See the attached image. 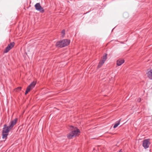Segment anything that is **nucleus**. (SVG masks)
<instances>
[{
	"label": "nucleus",
	"instance_id": "2",
	"mask_svg": "<svg viewBox=\"0 0 152 152\" xmlns=\"http://www.w3.org/2000/svg\"><path fill=\"white\" fill-rule=\"evenodd\" d=\"M70 42V41L67 39H64L57 42L56 46L58 47L62 48L67 46Z\"/></svg>",
	"mask_w": 152,
	"mask_h": 152
},
{
	"label": "nucleus",
	"instance_id": "4",
	"mask_svg": "<svg viewBox=\"0 0 152 152\" xmlns=\"http://www.w3.org/2000/svg\"><path fill=\"white\" fill-rule=\"evenodd\" d=\"M150 144V142L148 139H145L143 141L142 145L145 149L148 148Z\"/></svg>",
	"mask_w": 152,
	"mask_h": 152
},
{
	"label": "nucleus",
	"instance_id": "3",
	"mask_svg": "<svg viewBox=\"0 0 152 152\" xmlns=\"http://www.w3.org/2000/svg\"><path fill=\"white\" fill-rule=\"evenodd\" d=\"M36 83V82L35 81H33L27 87L25 93L26 95L31 90L33 89Z\"/></svg>",
	"mask_w": 152,
	"mask_h": 152
},
{
	"label": "nucleus",
	"instance_id": "17",
	"mask_svg": "<svg viewBox=\"0 0 152 152\" xmlns=\"http://www.w3.org/2000/svg\"><path fill=\"white\" fill-rule=\"evenodd\" d=\"M141 99L140 98H139L137 99V101L139 102H140L141 101Z\"/></svg>",
	"mask_w": 152,
	"mask_h": 152
},
{
	"label": "nucleus",
	"instance_id": "5",
	"mask_svg": "<svg viewBox=\"0 0 152 152\" xmlns=\"http://www.w3.org/2000/svg\"><path fill=\"white\" fill-rule=\"evenodd\" d=\"M36 9L38 11H39L40 12L43 13L44 10L43 8L41 6L39 3H37L35 5Z\"/></svg>",
	"mask_w": 152,
	"mask_h": 152
},
{
	"label": "nucleus",
	"instance_id": "15",
	"mask_svg": "<svg viewBox=\"0 0 152 152\" xmlns=\"http://www.w3.org/2000/svg\"><path fill=\"white\" fill-rule=\"evenodd\" d=\"M21 87H18L16 88L15 89V91H17V92H19L21 90Z\"/></svg>",
	"mask_w": 152,
	"mask_h": 152
},
{
	"label": "nucleus",
	"instance_id": "9",
	"mask_svg": "<svg viewBox=\"0 0 152 152\" xmlns=\"http://www.w3.org/2000/svg\"><path fill=\"white\" fill-rule=\"evenodd\" d=\"M124 62V61L123 59H118L117 61V64L118 66H120L123 64Z\"/></svg>",
	"mask_w": 152,
	"mask_h": 152
},
{
	"label": "nucleus",
	"instance_id": "6",
	"mask_svg": "<svg viewBox=\"0 0 152 152\" xmlns=\"http://www.w3.org/2000/svg\"><path fill=\"white\" fill-rule=\"evenodd\" d=\"M15 43L14 42L10 43L5 49L4 52L7 53L14 46Z\"/></svg>",
	"mask_w": 152,
	"mask_h": 152
},
{
	"label": "nucleus",
	"instance_id": "7",
	"mask_svg": "<svg viewBox=\"0 0 152 152\" xmlns=\"http://www.w3.org/2000/svg\"><path fill=\"white\" fill-rule=\"evenodd\" d=\"M11 129H9V126H7L6 124H5L4 125L2 133H5L8 134L9 132Z\"/></svg>",
	"mask_w": 152,
	"mask_h": 152
},
{
	"label": "nucleus",
	"instance_id": "13",
	"mask_svg": "<svg viewBox=\"0 0 152 152\" xmlns=\"http://www.w3.org/2000/svg\"><path fill=\"white\" fill-rule=\"evenodd\" d=\"M107 55L106 54H104L103 57V59L102 60V61L104 62V61H106L107 58Z\"/></svg>",
	"mask_w": 152,
	"mask_h": 152
},
{
	"label": "nucleus",
	"instance_id": "8",
	"mask_svg": "<svg viewBox=\"0 0 152 152\" xmlns=\"http://www.w3.org/2000/svg\"><path fill=\"white\" fill-rule=\"evenodd\" d=\"M17 120L18 119L16 118L10 122V125L8 126L10 129H12L13 128L14 126L16 124Z\"/></svg>",
	"mask_w": 152,
	"mask_h": 152
},
{
	"label": "nucleus",
	"instance_id": "12",
	"mask_svg": "<svg viewBox=\"0 0 152 152\" xmlns=\"http://www.w3.org/2000/svg\"><path fill=\"white\" fill-rule=\"evenodd\" d=\"M121 120L120 119L118 121H117L115 124L114 125V126L113 128H116L120 124V122Z\"/></svg>",
	"mask_w": 152,
	"mask_h": 152
},
{
	"label": "nucleus",
	"instance_id": "14",
	"mask_svg": "<svg viewBox=\"0 0 152 152\" xmlns=\"http://www.w3.org/2000/svg\"><path fill=\"white\" fill-rule=\"evenodd\" d=\"M8 134L2 133V138L3 139H4V141L7 139Z\"/></svg>",
	"mask_w": 152,
	"mask_h": 152
},
{
	"label": "nucleus",
	"instance_id": "10",
	"mask_svg": "<svg viewBox=\"0 0 152 152\" xmlns=\"http://www.w3.org/2000/svg\"><path fill=\"white\" fill-rule=\"evenodd\" d=\"M148 76V77L152 80V70L149 71L147 73Z\"/></svg>",
	"mask_w": 152,
	"mask_h": 152
},
{
	"label": "nucleus",
	"instance_id": "11",
	"mask_svg": "<svg viewBox=\"0 0 152 152\" xmlns=\"http://www.w3.org/2000/svg\"><path fill=\"white\" fill-rule=\"evenodd\" d=\"M104 62L102 61H100L99 63V64L97 66V68H100L103 65V64H104Z\"/></svg>",
	"mask_w": 152,
	"mask_h": 152
},
{
	"label": "nucleus",
	"instance_id": "16",
	"mask_svg": "<svg viewBox=\"0 0 152 152\" xmlns=\"http://www.w3.org/2000/svg\"><path fill=\"white\" fill-rule=\"evenodd\" d=\"M65 30H63L61 32V34H62V36L63 37H64L65 35Z\"/></svg>",
	"mask_w": 152,
	"mask_h": 152
},
{
	"label": "nucleus",
	"instance_id": "1",
	"mask_svg": "<svg viewBox=\"0 0 152 152\" xmlns=\"http://www.w3.org/2000/svg\"><path fill=\"white\" fill-rule=\"evenodd\" d=\"M70 129L72 130V131L67 135V137L68 138H72L73 137H75L79 134L80 132L79 129L72 126H70Z\"/></svg>",
	"mask_w": 152,
	"mask_h": 152
}]
</instances>
